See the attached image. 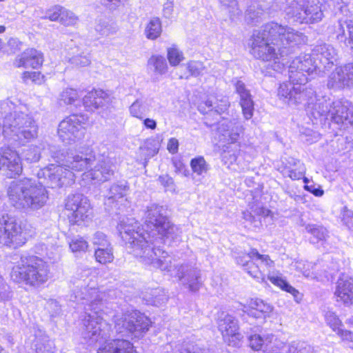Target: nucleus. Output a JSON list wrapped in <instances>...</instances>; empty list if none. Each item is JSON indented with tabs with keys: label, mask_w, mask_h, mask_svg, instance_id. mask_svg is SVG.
Wrapping results in <instances>:
<instances>
[{
	"label": "nucleus",
	"mask_w": 353,
	"mask_h": 353,
	"mask_svg": "<svg viewBox=\"0 0 353 353\" xmlns=\"http://www.w3.org/2000/svg\"><path fill=\"white\" fill-rule=\"evenodd\" d=\"M74 285L71 300L85 305L86 316L83 320L81 332L84 339L90 345L95 343L101 345L97 353H136L132 343L128 340L109 339L110 325L101 316L105 293L95 288H88L85 280H78Z\"/></svg>",
	"instance_id": "f257e3e1"
},
{
	"label": "nucleus",
	"mask_w": 353,
	"mask_h": 353,
	"mask_svg": "<svg viewBox=\"0 0 353 353\" xmlns=\"http://www.w3.org/2000/svg\"><path fill=\"white\" fill-rule=\"evenodd\" d=\"M145 223L147 230L141 228L139 223L133 218L123 219L117 226L128 252L136 257L139 256L134 250L137 248L143 252L150 249L159 255L157 250L161 249V244L165 243L166 239L175 241L180 237V229L171 223L162 205L151 204L148 206Z\"/></svg>",
	"instance_id": "f03ea898"
},
{
	"label": "nucleus",
	"mask_w": 353,
	"mask_h": 353,
	"mask_svg": "<svg viewBox=\"0 0 353 353\" xmlns=\"http://www.w3.org/2000/svg\"><path fill=\"white\" fill-rule=\"evenodd\" d=\"M305 35L288 26L275 22L268 23L252 35L251 54L256 59L270 61L292 53L296 46L305 41Z\"/></svg>",
	"instance_id": "7ed1b4c3"
},
{
	"label": "nucleus",
	"mask_w": 353,
	"mask_h": 353,
	"mask_svg": "<svg viewBox=\"0 0 353 353\" xmlns=\"http://www.w3.org/2000/svg\"><path fill=\"white\" fill-rule=\"evenodd\" d=\"M43 150L44 154L48 151L52 159L61 163L50 164L37 172V179L46 189L59 188L72 185L74 181L72 171L81 172L88 170L95 161V156L92 152H63L58 150L55 145H48L47 150L43 148Z\"/></svg>",
	"instance_id": "20e7f679"
},
{
	"label": "nucleus",
	"mask_w": 353,
	"mask_h": 353,
	"mask_svg": "<svg viewBox=\"0 0 353 353\" xmlns=\"http://www.w3.org/2000/svg\"><path fill=\"white\" fill-rule=\"evenodd\" d=\"M317 59L312 54H304L294 58L289 65V82L280 84L277 96L284 97L291 101L300 102L307 97L311 99L314 94V89L310 84H307V76L316 74L321 71V65Z\"/></svg>",
	"instance_id": "39448f33"
},
{
	"label": "nucleus",
	"mask_w": 353,
	"mask_h": 353,
	"mask_svg": "<svg viewBox=\"0 0 353 353\" xmlns=\"http://www.w3.org/2000/svg\"><path fill=\"white\" fill-rule=\"evenodd\" d=\"M147 250L145 254V251L143 252L141 249L137 248L134 250L135 254L140 256L143 263L170 273V275L177 277L191 292H195L199 290L202 281L199 269L188 263L172 265L171 256L162 249L157 250L159 255L152 250Z\"/></svg>",
	"instance_id": "423d86ee"
},
{
	"label": "nucleus",
	"mask_w": 353,
	"mask_h": 353,
	"mask_svg": "<svg viewBox=\"0 0 353 353\" xmlns=\"http://www.w3.org/2000/svg\"><path fill=\"white\" fill-rule=\"evenodd\" d=\"M8 195L11 205L19 210L40 209L48 199L46 189L38 179L32 178L12 181L8 190Z\"/></svg>",
	"instance_id": "0eeeda50"
},
{
	"label": "nucleus",
	"mask_w": 353,
	"mask_h": 353,
	"mask_svg": "<svg viewBox=\"0 0 353 353\" xmlns=\"http://www.w3.org/2000/svg\"><path fill=\"white\" fill-rule=\"evenodd\" d=\"M21 109L17 108L5 117L3 134L10 141L24 145L37 137L39 127L33 117Z\"/></svg>",
	"instance_id": "6e6552de"
},
{
	"label": "nucleus",
	"mask_w": 353,
	"mask_h": 353,
	"mask_svg": "<svg viewBox=\"0 0 353 353\" xmlns=\"http://www.w3.org/2000/svg\"><path fill=\"white\" fill-rule=\"evenodd\" d=\"M11 279L16 283H24L37 288L50 278V268L42 259L34 256H21L12 268Z\"/></svg>",
	"instance_id": "1a4fd4ad"
},
{
	"label": "nucleus",
	"mask_w": 353,
	"mask_h": 353,
	"mask_svg": "<svg viewBox=\"0 0 353 353\" xmlns=\"http://www.w3.org/2000/svg\"><path fill=\"white\" fill-rule=\"evenodd\" d=\"M288 19L300 23H315L323 17L319 0H292L285 8Z\"/></svg>",
	"instance_id": "9d476101"
},
{
	"label": "nucleus",
	"mask_w": 353,
	"mask_h": 353,
	"mask_svg": "<svg viewBox=\"0 0 353 353\" xmlns=\"http://www.w3.org/2000/svg\"><path fill=\"white\" fill-rule=\"evenodd\" d=\"M116 332L122 336L139 338L145 334L151 321L144 314L137 310L128 311L114 317Z\"/></svg>",
	"instance_id": "9b49d317"
},
{
	"label": "nucleus",
	"mask_w": 353,
	"mask_h": 353,
	"mask_svg": "<svg viewBox=\"0 0 353 353\" xmlns=\"http://www.w3.org/2000/svg\"><path fill=\"white\" fill-rule=\"evenodd\" d=\"M236 262L243 270L258 281H264L266 272H270L274 263L269 255L261 254L252 248L248 253H240L235 257Z\"/></svg>",
	"instance_id": "f8f14e48"
},
{
	"label": "nucleus",
	"mask_w": 353,
	"mask_h": 353,
	"mask_svg": "<svg viewBox=\"0 0 353 353\" xmlns=\"http://www.w3.org/2000/svg\"><path fill=\"white\" fill-rule=\"evenodd\" d=\"M34 234V230L27 223L19 224L14 217L4 214L0 217V243L9 245L14 241L24 242Z\"/></svg>",
	"instance_id": "ddd939ff"
},
{
	"label": "nucleus",
	"mask_w": 353,
	"mask_h": 353,
	"mask_svg": "<svg viewBox=\"0 0 353 353\" xmlns=\"http://www.w3.org/2000/svg\"><path fill=\"white\" fill-rule=\"evenodd\" d=\"M283 103L289 105H296L299 104L307 105V112L310 116L316 121H320L330 119V111L332 102L330 99H327L325 97L317 96L316 91L314 90V94H312L311 99L307 97L300 102H293L290 99H285L284 97H279Z\"/></svg>",
	"instance_id": "4468645a"
},
{
	"label": "nucleus",
	"mask_w": 353,
	"mask_h": 353,
	"mask_svg": "<svg viewBox=\"0 0 353 353\" xmlns=\"http://www.w3.org/2000/svg\"><path fill=\"white\" fill-rule=\"evenodd\" d=\"M65 209L70 211L68 214L70 223L81 225L82 222L91 219L92 210L87 197L76 193L68 196L65 200Z\"/></svg>",
	"instance_id": "2eb2a0df"
},
{
	"label": "nucleus",
	"mask_w": 353,
	"mask_h": 353,
	"mask_svg": "<svg viewBox=\"0 0 353 353\" xmlns=\"http://www.w3.org/2000/svg\"><path fill=\"white\" fill-rule=\"evenodd\" d=\"M83 116L70 115L61 121L58 127V135L62 142L71 144L83 137L85 128L83 127Z\"/></svg>",
	"instance_id": "dca6fc26"
},
{
	"label": "nucleus",
	"mask_w": 353,
	"mask_h": 353,
	"mask_svg": "<svg viewBox=\"0 0 353 353\" xmlns=\"http://www.w3.org/2000/svg\"><path fill=\"white\" fill-rule=\"evenodd\" d=\"M217 324L225 342L229 345L236 346L241 338L238 332L237 320L228 313L222 312L219 314Z\"/></svg>",
	"instance_id": "f3484780"
},
{
	"label": "nucleus",
	"mask_w": 353,
	"mask_h": 353,
	"mask_svg": "<svg viewBox=\"0 0 353 353\" xmlns=\"http://www.w3.org/2000/svg\"><path fill=\"white\" fill-rule=\"evenodd\" d=\"M327 86L334 90L353 87V63L336 67L329 75Z\"/></svg>",
	"instance_id": "a211bd4d"
},
{
	"label": "nucleus",
	"mask_w": 353,
	"mask_h": 353,
	"mask_svg": "<svg viewBox=\"0 0 353 353\" xmlns=\"http://www.w3.org/2000/svg\"><path fill=\"white\" fill-rule=\"evenodd\" d=\"M1 168H6L7 175L10 178H14L22 172L23 168L19 154L8 146L0 148V169Z\"/></svg>",
	"instance_id": "6ab92c4d"
},
{
	"label": "nucleus",
	"mask_w": 353,
	"mask_h": 353,
	"mask_svg": "<svg viewBox=\"0 0 353 353\" xmlns=\"http://www.w3.org/2000/svg\"><path fill=\"white\" fill-rule=\"evenodd\" d=\"M274 339L271 335L268 339L266 350L270 353H310L311 347L304 341H292L285 344L283 341Z\"/></svg>",
	"instance_id": "aec40b11"
},
{
	"label": "nucleus",
	"mask_w": 353,
	"mask_h": 353,
	"mask_svg": "<svg viewBox=\"0 0 353 353\" xmlns=\"http://www.w3.org/2000/svg\"><path fill=\"white\" fill-rule=\"evenodd\" d=\"M334 295L336 302L347 307L353 305V278L341 274L336 283Z\"/></svg>",
	"instance_id": "412c9836"
},
{
	"label": "nucleus",
	"mask_w": 353,
	"mask_h": 353,
	"mask_svg": "<svg viewBox=\"0 0 353 353\" xmlns=\"http://www.w3.org/2000/svg\"><path fill=\"white\" fill-rule=\"evenodd\" d=\"M330 119L337 124H345L353 126V110L349 107L347 101H332Z\"/></svg>",
	"instance_id": "4be33fe9"
},
{
	"label": "nucleus",
	"mask_w": 353,
	"mask_h": 353,
	"mask_svg": "<svg viewBox=\"0 0 353 353\" xmlns=\"http://www.w3.org/2000/svg\"><path fill=\"white\" fill-rule=\"evenodd\" d=\"M43 62V54L34 48L27 49L19 54L14 59L13 65L16 68H38Z\"/></svg>",
	"instance_id": "5701e85b"
},
{
	"label": "nucleus",
	"mask_w": 353,
	"mask_h": 353,
	"mask_svg": "<svg viewBox=\"0 0 353 353\" xmlns=\"http://www.w3.org/2000/svg\"><path fill=\"white\" fill-rule=\"evenodd\" d=\"M112 165L108 161H99L93 169H90L83 174V180H90L97 182H105L114 175Z\"/></svg>",
	"instance_id": "b1692460"
},
{
	"label": "nucleus",
	"mask_w": 353,
	"mask_h": 353,
	"mask_svg": "<svg viewBox=\"0 0 353 353\" xmlns=\"http://www.w3.org/2000/svg\"><path fill=\"white\" fill-rule=\"evenodd\" d=\"M313 57L319 61L320 65L325 68H330L336 62L338 53L336 49L331 45L323 43L315 46L312 50Z\"/></svg>",
	"instance_id": "393cba45"
},
{
	"label": "nucleus",
	"mask_w": 353,
	"mask_h": 353,
	"mask_svg": "<svg viewBox=\"0 0 353 353\" xmlns=\"http://www.w3.org/2000/svg\"><path fill=\"white\" fill-rule=\"evenodd\" d=\"M236 92L240 97V105L245 119H250L253 116L254 101L250 90L245 84L241 80H236L234 83Z\"/></svg>",
	"instance_id": "a878e982"
},
{
	"label": "nucleus",
	"mask_w": 353,
	"mask_h": 353,
	"mask_svg": "<svg viewBox=\"0 0 353 353\" xmlns=\"http://www.w3.org/2000/svg\"><path fill=\"white\" fill-rule=\"evenodd\" d=\"M218 132L222 135L223 140L229 143H236L242 132L241 125H236L234 121L223 120L219 123Z\"/></svg>",
	"instance_id": "bb28decb"
},
{
	"label": "nucleus",
	"mask_w": 353,
	"mask_h": 353,
	"mask_svg": "<svg viewBox=\"0 0 353 353\" xmlns=\"http://www.w3.org/2000/svg\"><path fill=\"white\" fill-rule=\"evenodd\" d=\"M239 306L241 307L240 310L243 313H247L254 318H261L265 316V314L270 313L272 310L270 305L264 303L263 300L259 299H252L248 306L241 303H239Z\"/></svg>",
	"instance_id": "cd10ccee"
},
{
	"label": "nucleus",
	"mask_w": 353,
	"mask_h": 353,
	"mask_svg": "<svg viewBox=\"0 0 353 353\" xmlns=\"http://www.w3.org/2000/svg\"><path fill=\"white\" fill-rule=\"evenodd\" d=\"M129 186L126 181H121L111 185L105 195V205L113 203L127 195Z\"/></svg>",
	"instance_id": "c85d7f7f"
},
{
	"label": "nucleus",
	"mask_w": 353,
	"mask_h": 353,
	"mask_svg": "<svg viewBox=\"0 0 353 353\" xmlns=\"http://www.w3.org/2000/svg\"><path fill=\"white\" fill-rule=\"evenodd\" d=\"M106 94L102 90H94L88 92L83 99V103L88 111H94L105 103Z\"/></svg>",
	"instance_id": "c756f323"
},
{
	"label": "nucleus",
	"mask_w": 353,
	"mask_h": 353,
	"mask_svg": "<svg viewBox=\"0 0 353 353\" xmlns=\"http://www.w3.org/2000/svg\"><path fill=\"white\" fill-rule=\"evenodd\" d=\"M337 39L344 41L347 46L353 49V22L347 20H339Z\"/></svg>",
	"instance_id": "7c9ffc66"
},
{
	"label": "nucleus",
	"mask_w": 353,
	"mask_h": 353,
	"mask_svg": "<svg viewBox=\"0 0 353 353\" xmlns=\"http://www.w3.org/2000/svg\"><path fill=\"white\" fill-rule=\"evenodd\" d=\"M305 230L312 235V241L314 243L325 241L329 236L327 230L323 225L308 224L305 226Z\"/></svg>",
	"instance_id": "2f4dec72"
},
{
	"label": "nucleus",
	"mask_w": 353,
	"mask_h": 353,
	"mask_svg": "<svg viewBox=\"0 0 353 353\" xmlns=\"http://www.w3.org/2000/svg\"><path fill=\"white\" fill-rule=\"evenodd\" d=\"M161 31L162 27L160 19L158 17H153L147 25L145 34L148 39L154 40L161 35Z\"/></svg>",
	"instance_id": "473e14b6"
},
{
	"label": "nucleus",
	"mask_w": 353,
	"mask_h": 353,
	"mask_svg": "<svg viewBox=\"0 0 353 353\" xmlns=\"http://www.w3.org/2000/svg\"><path fill=\"white\" fill-rule=\"evenodd\" d=\"M149 67L154 68V72L159 74H163L168 70V64L164 57L161 55H152L148 61Z\"/></svg>",
	"instance_id": "72a5a7b5"
},
{
	"label": "nucleus",
	"mask_w": 353,
	"mask_h": 353,
	"mask_svg": "<svg viewBox=\"0 0 353 353\" xmlns=\"http://www.w3.org/2000/svg\"><path fill=\"white\" fill-rule=\"evenodd\" d=\"M130 114L139 119H143L144 116L149 112V107L147 103L141 99H137L129 108Z\"/></svg>",
	"instance_id": "f704fd0d"
},
{
	"label": "nucleus",
	"mask_w": 353,
	"mask_h": 353,
	"mask_svg": "<svg viewBox=\"0 0 353 353\" xmlns=\"http://www.w3.org/2000/svg\"><path fill=\"white\" fill-rule=\"evenodd\" d=\"M94 256L97 261L101 264L110 263L114 259L112 248L110 245L105 247H98L95 250Z\"/></svg>",
	"instance_id": "c9c22d12"
},
{
	"label": "nucleus",
	"mask_w": 353,
	"mask_h": 353,
	"mask_svg": "<svg viewBox=\"0 0 353 353\" xmlns=\"http://www.w3.org/2000/svg\"><path fill=\"white\" fill-rule=\"evenodd\" d=\"M268 279L272 283L280 287L283 290L290 293L294 296L296 301L298 302L299 299H301L299 292L294 287L290 285L286 281L282 279L280 277L274 276H268Z\"/></svg>",
	"instance_id": "e433bc0d"
},
{
	"label": "nucleus",
	"mask_w": 353,
	"mask_h": 353,
	"mask_svg": "<svg viewBox=\"0 0 353 353\" xmlns=\"http://www.w3.org/2000/svg\"><path fill=\"white\" fill-rule=\"evenodd\" d=\"M177 350L180 353H210L208 349L192 341H183L177 346Z\"/></svg>",
	"instance_id": "4c0bfd02"
},
{
	"label": "nucleus",
	"mask_w": 353,
	"mask_h": 353,
	"mask_svg": "<svg viewBox=\"0 0 353 353\" xmlns=\"http://www.w3.org/2000/svg\"><path fill=\"white\" fill-rule=\"evenodd\" d=\"M190 167L193 173L199 176L206 174L209 170L208 164L201 156L192 159L190 161Z\"/></svg>",
	"instance_id": "58836bf2"
},
{
	"label": "nucleus",
	"mask_w": 353,
	"mask_h": 353,
	"mask_svg": "<svg viewBox=\"0 0 353 353\" xmlns=\"http://www.w3.org/2000/svg\"><path fill=\"white\" fill-rule=\"evenodd\" d=\"M325 319L327 324L333 330V331L339 332L341 330L343 325L341 321L339 319L335 312L332 311H327L325 314Z\"/></svg>",
	"instance_id": "ea45409f"
},
{
	"label": "nucleus",
	"mask_w": 353,
	"mask_h": 353,
	"mask_svg": "<svg viewBox=\"0 0 353 353\" xmlns=\"http://www.w3.org/2000/svg\"><path fill=\"white\" fill-rule=\"evenodd\" d=\"M95 31L99 36H108L116 32L115 28L105 21H99L94 27Z\"/></svg>",
	"instance_id": "a19ab883"
},
{
	"label": "nucleus",
	"mask_w": 353,
	"mask_h": 353,
	"mask_svg": "<svg viewBox=\"0 0 353 353\" xmlns=\"http://www.w3.org/2000/svg\"><path fill=\"white\" fill-rule=\"evenodd\" d=\"M270 336H267L265 339L259 334H254L249 336L250 346L252 350H259L263 346L266 348L268 346V339Z\"/></svg>",
	"instance_id": "79ce46f5"
},
{
	"label": "nucleus",
	"mask_w": 353,
	"mask_h": 353,
	"mask_svg": "<svg viewBox=\"0 0 353 353\" xmlns=\"http://www.w3.org/2000/svg\"><path fill=\"white\" fill-rule=\"evenodd\" d=\"M78 21V17L71 11L62 7L60 22L64 26H74Z\"/></svg>",
	"instance_id": "37998d69"
},
{
	"label": "nucleus",
	"mask_w": 353,
	"mask_h": 353,
	"mask_svg": "<svg viewBox=\"0 0 353 353\" xmlns=\"http://www.w3.org/2000/svg\"><path fill=\"white\" fill-rule=\"evenodd\" d=\"M184 59L182 52L176 48L168 49V59L172 66H176Z\"/></svg>",
	"instance_id": "c03bdc74"
},
{
	"label": "nucleus",
	"mask_w": 353,
	"mask_h": 353,
	"mask_svg": "<svg viewBox=\"0 0 353 353\" xmlns=\"http://www.w3.org/2000/svg\"><path fill=\"white\" fill-rule=\"evenodd\" d=\"M24 159L29 163L37 162L41 158V148L31 146L23 152Z\"/></svg>",
	"instance_id": "a18cd8bd"
},
{
	"label": "nucleus",
	"mask_w": 353,
	"mask_h": 353,
	"mask_svg": "<svg viewBox=\"0 0 353 353\" xmlns=\"http://www.w3.org/2000/svg\"><path fill=\"white\" fill-rule=\"evenodd\" d=\"M284 61V57H281L279 52H278L276 58H272L270 61H268L269 63L268 64L267 68L281 73L285 70Z\"/></svg>",
	"instance_id": "49530a36"
},
{
	"label": "nucleus",
	"mask_w": 353,
	"mask_h": 353,
	"mask_svg": "<svg viewBox=\"0 0 353 353\" xmlns=\"http://www.w3.org/2000/svg\"><path fill=\"white\" fill-rule=\"evenodd\" d=\"M220 1L223 6L229 8L231 19H234L235 17L239 16L241 14L236 0H220Z\"/></svg>",
	"instance_id": "de8ad7c7"
},
{
	"label": "nucleus",
	"mask_w": 353,
	"mask_h": 353,
	"mask_svg": "<svg viewBox=\"0 0 353 353\" xmlns=\"http://www.w3.org/2000/svg\"><path fill=\"white\" fill-rule=\"evenodd\" d=\"M22 79L25 83H28L30 80L34 83L41 84L43 81V76L39 72L26 71L23 72Z\"/></svg>",
	"instance_id": "09e8293b"
},
{
	"label": "nucleus",
	"mask_w": 353,
	"mask_h": 353,
	"mask_svg": "<svg viewBox=\"0 0 353 353\" xmlns=\"http://www.w3.org/2000/svg\"><path fill=\"white\" fill-rule=\"evenodd\" d=\"M88 246V243L82 237L74 238L70 243V248L73 252H84Z\"/></svg>",
	"instance_id": "8fccbe9b"
},
{
	"label": "nucleus",
	"mask_w": 353,
	"mask_h": 353,
	"mask_svg": "<svg viewBox=\"0 0 353 353\" xmlns=\"http://www.w3.org/2000/svg\"><path fill=\"white\" fill-rule=\"evenodd\" d=\"M79 97L76 90L67 88L61 94V100L66 104H72Z\"/></svg>",
	"instance_id": "3c124183"
},
{
	"label": "nucleus",
	"mask_w": 353,
	"mask_h": 353,
	"mask_svg": "<svg viewBox=\"0 0 353 353\" xmlns=\"http://www.w3.org/2000/svg\"><path fill=\"white\" fill-rule=\"evenodd\" d=\"M70 61L71 63L80 67L87 66L90 63V59L88 54L84 52L74 55L70 58Z\"/></svg>",
	"instance_id": "603ef678"
},
{
	"label": "nucleus",
	"mask_w": 353,
	"mask_h": 353,
	"mask_svg": "<svg viewBox=\"0 0 353 353\" xmlns=\"http://www.w3.org/2000/svg\"><path fill=\"white\" fill-rule=\"evenodd\" d=\"M187 69L191 76L197 77L201 74L204 66L201 62L192 61L188 63Z\"/></svg>",
	"instance_id": "864d4df0"
},
{
	"label": "nucleus",
	"mask_w": 353,
	"mask_h": 353,
	"mask_svg": "<svg viewBox=\"0 0 353 353\" xmlns=\"http://www.w3.org/2000/svg\"><path fill=\"white\" fill-rule=\"evenodd\" d=\"M250 210L253 212L254 216H268L270 212V210L264 208L261 203H253L250 206Z\"/></svg>",
	"instance_id": "5fc2aeb1"
},
{
	"label": "nucleus",
	"mask_w": 353,
	"mask_h": 353,
	"mask_svg": "<svg viewBox=\"0 0 353 353\" xmlns=\"http://www.w3.org/2000/svg\"><path fill=\"white\" fill-rule=\"evenodd\" d=\"M160 183L163 185L165 190L173 192L175 190L174 180L168 175L160 176L158 179Z\"/></svg>",
	"instance_id": "6e6d98bb"
},
{
	"label": "nucleus",
	"mask_w": 353,
	"mask_h": 353,
	"mask_svg": "<svg viewBox=\"0 0 353 353\" xmlns=\"http://www.w3.org/2000/svg\"><path fill=\"white\" fill-rule=\"evenodd\" d=\"M92 242L98 247H105L110 245L106 239V236L101 232H97L94 234Z\"/></svg>",
	"instance_id": "4d7b16f0"
},
{
	"label": "nucleus",
	"mask_w": 353,
	"mask_h": 353,
	"mask_svg": "<svg viewBox=\"0 0 353 353\" xmlns=\"http://www.w3.org/2000/svg\"><path fill=\"white\" fill-rule=\"evenodd\" d=\"M62 7L57 6L52 9L49 10L46 15V18L49 19L50 21H59L61 19V13Z\"/></svg>",
	"instance_id": "13d9d810"
},
{
	"label": "nucleus",
	"mask_w": 353,
	"mask_h": 353,
	"mask_svg": "<svg viewBox=\"0 0 353 353\" xmlns=\"http://www.w3.org/2000/svg\"><path fill=\"white\" fill-rule=\"evenodd\" d=\"M152 295L153 296V299L151 301V303L156 306H159L168 301V296L160 294V290H155Z\"/></svg>",
	"instance_id": "bf43d9fd"
},
{
	"label": "nucleus",
	"mask_w": 353,
	"mask_h": 353,
	"mask_svg": "<svg viewBox=\"0 0 353 353\" xmlns=\"http://www.w3.org/2000/svg\"><path fill=\"white\" fill-rule=\"evenodd\" d=\"M288 176L290 177L292 180H299L301 179L305 173V168H290L288 170Z\"/></svg>",
	"instance_id": "052dcab7"
},
{
	"label": "nucleus",
	"mask_w": 353,
	"mask_h": 353,
	"mask_svg": "<svg viewBox=\"0 0 353 353\" xmlns=\"http://www.w3.org/2000/svg\"><path fill=\"white\" fill-rule=\"evenodd\" d=\"M173 1H168L163 5V16L167 18L170 19L173 12Z\"/></svg>",
	"instance_id": "680f3d73"
},
{
	"label": "nucleus",
	"mask_w": 353,
	"mask_h": 353,
	"mask_svg": "<svg viewBox=\"0 0 353 353\" xmlns=\"http://www.w3.org/2000/svg\"><path fill=\"white\" fill-rule=\"evenodd\" d=\"M127 0H101V3L110 9H114L119 3H124Z\"/></svg>",
	"instance_id": "e2e57ef3"
},
{
	"label": "nucleus",
	"mask_w": 353,
	"mask_h": 353,
	"mask_svg": "<svg viewBox=\"0 0 353 353\" xmlns=\"http://www.w3.org/2000/svg\"><path fill=\"white\" fill-rule=\"evenodd\" d=\"M179 142L175 138H171L168 143V150L170 152L174 154L178 151Z\"/></svg>",
	"instance_id": "0e129e2a"
},
{
	"label": "nucleus",
	"mask_w": 353,
	"mask_h": 353,
	"mask_svg": "<svg viewBox=\"0 0 353 353\" xmlns=\"http://www.w3.org/2000/svg\"><path fill=\"white\" fill-rule=\"evenodd\" d=\"M337 334L341 336L343 340L353 342V333L352 332L347 331V330H343L341 329V330H339V332H337Z\"/></svg>",
	"instance_id": "69168bd1"
},
{
	"label": "nucleus",
	"mask_w": 353,
	"mask_h": 353,
	"mask_svg": "<svg viewBox=\"0 0 353 353\" xmlns=\"http://www.w3.org/2000/svg\"><path fill=\"white\" fill-rule=\"evenodd\" d=\"M352 218H353V212L352 210L347 209V208L345 207L343 214V220L348 227H350L348 219Z\"/></svg>",
	"instance_id": "338daca9"
},
{
	"label": "nucleus",
	"mask_w": 353,
	"mask_h": 353,
	"mask_svg": "<svg viewBox=\"0 0 353 353\" xmlns=\"http://www.w3.org/2000/svg\"><path fill=\"white\" fill-rule=\"evenodd\" d=\"M334 7L336 10H339L343 14L346 15L348 12L347 6L343 2L337 1Z\"/></svg>",
	"instance_id": "774afa93"
}]
</instances>
